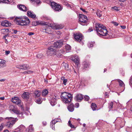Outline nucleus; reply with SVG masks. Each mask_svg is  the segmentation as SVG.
Wrapping results in <instances>:
<instances>
[{
	"label": "nucleus",
	"instance_id": "58",
	"mask_svg": "<svg viewBox=\"0 0 132 132\" xmlns=\"http://www.w3.org/2000/svg\"><path fill=\"white\" fill-rule=\"evenodd\" d=\"M80 9L84 12H87L86 11H85V10L84 9H83L82 8H80Z\"/></svg>",
	"mask_w": 132,
	"mask_h": 132
},
{
	"label": "nucleus",
	"instance_id": "41",
	"mask_svg": "<svg viewBox=\"0 0 132 132\" xmlns=\"http://www.w3.org/2000/svg\"><path fill=\"white\" fill-rule=\"evenodd\" d=\"M68 123L69 125V126L72 128H74V126L72 125V124L71 123V121L70 120H69L68 121Z\"/></svg>",
	"mask_w": 132,
	"mask_h": 132
},
{
	"label": "nucleus",
	"instance_id": "4",
	"mask_svg": "<svg viewBox=\"0 0 132 132\" xmlns=\"http://www.w3.org/2000/svg\"><path fill=\"white\" fill-rule=\"evenodd\" d=\"M8 121L5 124V126L8 128H11L18 120L17 118L12 117H7L5 118Z\"/></svg>",
	"mask_w": 132,
	"mask_h": 132
},
{
	"label": "nucleus",
	"instance_id": "32",
	"mask_svg": "<svg viewBox=\"0 0 132 132\" xmlns=\"http://www.w3.org/2000/svg\"><path fill=\"white\" fill-rule=\"evenodd\" d=\"M42 101V98H38L36 100L35 102L38 104H40Z\"/></svg>",
	"mask_w": 132,
	"mask_h": 132
},
{
	"label": "nucleus",
	"instance_id": "3",
	"mask_svg": "<svg viewBox=\"0 0 132 132\" xmlns=\"http://www.w3.org/2000/svg\"><path fill=\"white\" fill-rule=\"evenodd\" d=\"M61 96L62 101L65 104L70 102L73 97L71 94L66 92L62 93Z\"/></svg>",
	"mask_w": 132,
	"mask_h": 132
},
{
	"label": "nucleus",
	"instance_id": "21",
	"mask_svg": "<svg viewBox=\"0 0 132 132\" xmlns=\"http://www.w3.org/2000/svg\"><path fill=\"white\" fill-rule=\"evenodd\" d=\"M41 94V92L40 91H35L34 92V96L35 98H37L40 96Z\"/></svg>",
	"mask_w": 132,
	"mask_h": 132
},
{
	"label": "nucleus",
	"instance_id": "44",
	"mask_svg": "<svg viewBox=\"0 0 132 132\" xmlns=\"http://www.w3.org/2000/svg\"><path fill=\"white\" fill-rule=\"evenodd\" d=\"M42 31L46 33V29L42 28L41 30Z\"/></svg>",
	"mask_w": 132,
	"mask_h": 132
},
{
	"label": "nucleus",
	"instance_id": "63",
	"mask_svg": "<svg viewBox=\"0 0 132 132\" xmlns=\"http://www.w3.org/2000/svg\"><path fill=\"white\" fill-rule=\"evenodd\" d=\"M3 128V127L2 125L0 126V131Z\"/></svg>",
	"mask_w": 132,
	"mask_h": 132
},
{
	"label": "nucleus",
	"instance_id": "50",
	"mask_svg": "<svg viewBox=\"0 0 132 132\" xmlns=\"http://www.w3.org/2000/svg\"><path fill=\"white\" fill-rule=\"evenodd\" d=\"M112 8L115 10L118 11V8L117 6H115L113 7H112Z\"/></svg>",
	"mask_w": 132,
	"mask_h": 132
},
{
	"label": "nucleus",
	"instance_id": "26",
	"mask_svg": "<svg viewBox=\"0 0 132 132\" xmlns=\"http://www.w3.org/2000/svg\"><path fill=\"white\" fill-rule=\"evenodd\" d=\"M91 108L93 111L97 110L96 105L94 103H92L91 104Z\"/></svg>",
	"mask_w": 132,
	"mask_h": 132
},
{
	"label": "nucleus",
	"instance_id": "9",
	"mask_svg": "<svg viewBox=\"0 0 132 132\" xmlns=\"http://www.w3.org/2000/svg\"><path fill=\"white\" fill-rule=\"evenodd\" d=\"M50 26L53 29H62L64 27V26L61 24H50Z\"/></svg>",
	"mask_w": 132,
	"mask_h": 132
},
{
	"label": "nucleus",
	"instance_id": "49",
	"mask_svg": "<svg viewBox=\"0 0 132 132\" xmlns=\"http://www.w3.org/2000/svg\"><path fill=\"white\" fill-rule=\"evenodd\" d=\"M34 131V129H30L29 128L28 132H33Z\"/></svg>",
	"mask_w": 132,
	"mask_h": 132
},
{
	"label": "nucleus",
	"instance_id": "1",
	"mask_svg": "<svg viewBox=\"0 0 132 132\" xmlns=\"http://www.w3.org/2000/svg\"><path fill=\"white\" fill-rule=\"evenodd\" d=\"M95 25V30L98 36L101 37L107 35L108 31L106 27L102 24L99 23H96Z\"/></svg>",
	"mask_w": 132,
	"mask_h": 132
},
{
	"label": "nucleus",
	"instance_id": "29",
	"mask_svg": "<svg viewBox=\"0 0 132 132\" xmlns=\"http://www.w3.org/2000/svg\"><path fill=\"white\" fill-rule=\"evenodd\" d=\"M117 80L118 82L119 86L121 87H123L125 86V84L124 83L122 80L119 79Z\"/></svg>",
	"mask_w": 132,
	"mask_h": 132
},
{
	"label": "nucleus",
	"instance_id": "15",
	"mask_svg": "<svg viewBox=\"0 0 132 132\" xmlns=\"http://www.w3.org/2000/svg\"><path fill=\"white\" fill-rule=\"evenodd\" d=\"M17 7L21 11L26 12L27 10V9L26 6L22 4H18L17 5Z\"/></svg>",
	"mask_w": 132,
	"mask_h": 132
},
{
	"label": "nucleus",
	"instance_id": "14",
	"mask_svg": "<svg viewBox=\"0 0 132 132\" xmlns=\"http://www.w3.org/2000/svg\"><path fill=\"white\" fill-rule=\"evenodd\" d=\"M10 110H11V109H12V111H13L14 113L17 114H19L21 113V112L17 109L15 108L14 107L13 105L11 106H10Z\"/></svg>",
	"mask_w": 132,
	"mask_h": 132
},
{
	"label": "nucleus",
	"instance_id": "43",
	"mask_svg": "<svg viewBox=\"0 0 132 132\" xmlns=\"http://www.w3.org/2000/svg\"><path fill=\"white\" fill-rule=\"evenodd\" d=\"M112 22V23H113L115 26H117L118 24L116 22L113 21Z\"/></svg>",
	"mask_w": 132,
	"mask_h": 132
},
{
	"label": "nucleus",
	"instance_id": "64",
	"mask_svg": "<svg viewBox=\"0 0 132 132\" xmlns=\"http://www.w3.org/2000/svg\"><path fill=\"white\" fill-rule=\"evenodd\" d=\"M4 97H0V99L1 100H4Z\"/></svg>",
	"mask_w": 132,
	"mask_h": 132
},
{
	"label": "nucleus",
	"instance_id": "31",
	"mask_svg": "<svg viewBox=\"0 0 132 132\" xmlns=\"http://www.w3.org/2000/svg\"><path fill=\"white\" fill-rule=\"evenodd\" d=\"M102 11H101L99 10H97L96 12V14L99 17H100L102 15Z\"/></svg>",
	"mask_w": 132,
	"mask_h": 132
},
{
	"label": "nucleus",
	"instance_id": "54",
	"mask_svg": "<svg viewBox=\"0 0 132 132\" xmlns=\"http://www.w3.org/2000/svg\"><path fill=\"white\" fill-rule=\"evenodd\" d=\"M43 124L44 126H45L47 124V123L46 122H43Z\"/></svg>",
	"mask_w": 132,
	"mask_h": 132
},
{
	"label": "nucleus",
	"instance_id": "23",
	"mask_svg": "<svg viewBox=\"0 0 132 132\" xmlns=\"http://www.w3.org/2000/svg\"><path fill=\"white\" fill-rule=\"evenodd\" d=\"M2 26L5 27L10 26L11 25V23H9V22L7 21H5L1 22Z\"/></svg>",
	"mask_w": 132,
	"mask_h": 132
},
{
	"label": "nucleus",
	"instance_id": "16",
	"mask_svg": "<svg viewBox=\"0 0 132 132\" xmlns=\"http://www.w3.org/2000/svg\"><path fill=\"white\" fill-rule=\"evenodd\" d=\"M27 15L29 17L32 18H35L36 17V15L31 11H28L27 12Z\"/></svg>",
	"mask_w": 132,
	"mask_h": 132
},
{
	"label": "nucleus",
	"instance_id": "6",
	"mask_svg": "<svg viewBox=\"0 0 132 132\" xmlns=\"http://www.w3.org/2000/svg\"><path fill=\"white\" fill-rule=\"evenodd\" d=\"M51 5L52 8L55 11L59 12L61 11L62 9L60 5L54 2H51Z\"/></svg>",
	"mask_w": 132,
	"mask_h": 132
},
{
	"label": "nucleus",
	"instance_id": "48",
	"mask_svg": "<svg viewBox=\"0 0 132 132\" xmlns=\"http://www.w3.org/2000/svg\"><path fill=\"white\" fill-rule=\"evenodd\" d=\"M34 34V32H30L28 33V35H29V36H31L32 35H33Z\"/></svg>",
	"mask_w": 132,
	"mask_h": 132
},
{
	"label": "nucleus",
	"instance_id": "33",
	"mask_svg": "<svg viewBox=\"0 0 132 132\" xmlns=\"http://www.w3.org/2000/svg\"><path fill=\"white\" fill-rule=\"evenodd\" d=\"M63 66L64 67L65 69L66 70H68L69 68V65L67 63H64L63 64Z\"/></svg>",
	"mask_w": 132,
	"mask_h": 132
},
{
	"label": "nucleus",
	"instance_id": "24",
	"mask_svg": "<svg viewBox=\"0 0 132 132\" xmlns=\"http://www.w3.org/2000/svg\"><path fill=\"white\" fill-rule=\"evenodd\" d=\"M25 129V127L23 125L20 126L18 128L17 131H19L20 132H22Z\"/></svg>",
	"mask_w": 132,
	"mask_h": 132
},
{
	"label": "nucleus",
	"instance_id": "37",
	"mask_svg": "<svg viewBox=\"0 0 132 132\" xmlns=\"http://www.w3.org/2000/svg\"><path fill=\"white\" fill-rule=\"evenodd\" d=\"M113 103L112 102H111L109 104V108L110 109H112L113 108Z\"/></svg>",
	"mask_w": 132,
	"mask_h": 132
},
{
	"label": "nucleus",
	"instance_id": "61",
	"mask_svg": "<svg viewBox=\"0 0 132 132\" xmlns=\"http://www.w3.org/2000/svg\"><path fill=\"white\" fill-rule=\"evenodd\" d=\"M8 35H5L3 37V38L5 39H6V37L7 36H8Z\"/></svg>",
	"mask_w": 132,
	"mask_h": 132
},
{
	"label": "nucleus",
	"instance_id": "12",
	"mask_svg": "<svg viewBox=\"0 0 132 132\" xmlns=\"http://www.w3.org/2000/svg\"><path fill=\"white\" fill-rule=\"evenodd\" d=\"M55 50L53 48V47L51 46L48 48L47 54L48 55H52L55 54Z\"/></svg>",
	"mask_w": 132,
	"mask_h": 132
},
{
	"label": "nucleus",
	"instance_id": "25",
	"mask_svg": "<svg viewBox=\"0 0 132 132\" xmlns=\"http://www.w3.org/2000/svg\"><path fill=\"white\" fill-rule=\"evenodd\" d=\"M68 109L70 112H72L74 110V106L73 104H70L68 107Z\"/></svg>",
	"mask_w": 132,
	"mask_h": 132
},
{
	"label": "nucleus",
	"instance_id": "45",
	"mask_svg": "<svg viewBox=\"0 0 132 132\" xmlns=\"http://www.w3.org/2000/svg\"><path fill=\"white\" fill-rule=\"evenodd\" d=\"M10 52L9 51H5V54L6 55L8 54Z\"/></svg>",
	"mask_w": 132,
	"mask_h": 132
},
{
	"label": "nucleus",
	"instance_id": "57",
	"mask_svg": "<svg viewBox=\"0 0 132 132\" xmlns=\"http://www.w3.org/2000/svg\"><path fill=\"white\" fill-rule=\"evenodd\" d=\"M29 128L30 129H34L32 127V125H30L29 127Z\"/></svg>",
	"mask_w": 132,
	"mask_h": 132
},
{
	"label": "nucleus",
	"instance_id": "28",
	"mask_svg": "<svg viewBox=\"0 0 132 132\" xmlns=\"http://www.w3.org/2000/svg\"><path fill=\"white\" fill-rule=\"evenodd\" d=\"M48 90L45 89L42 91V95L43 96H46L48 94Z\"/></svg>",
	"mask_w": 132,
	"mask_h": 132
},
{
	"label": "nucleus",
	"instance_id": "34",
	"mask_svg": "<svg viewBox=\"0 0 132 132\" xmlns=\"http://www.w3.org/2000/svg\"><path fill=\"white\" fill-rule=\"evenodd\" d=\"M1 3L7 4H10V1L9 0H3L2 1L0 0V3Z\"/></svg>",
	"mask_w": 132,
	"mask_h": 132
},
{
	"label": "nucleus",
	"instance_id": "10",
	"mask_svg": "<svg viewBox=\"0 0 132 132\" xmlns=\"http://www.w3.org/2000/svg\"><path fill=\"white\" fill-rule=\"evenodd\" d=\"M75 40L80 42L83 39V36L81 34L77 33L76 34L73 35Z\"/></svg>",
	"mask_w": 132,
	"mask_h": 132
},
{
	"label": "nucleus",
	"instance_id": "13",
	"mask_svg": "<svg viewBox=\"0 0 132 132\" xmlns=\"http://www.w3.org/2000/svg\"><path fill=\"white\" fill-rule=\"evenodd\" d=\"M16 67L19 69L24 70L29 69L30 68V67L27 64L18 65L16 66Z\"/></svg>",
	"mask_w": 132,
	"mask_h": 132
},
{
	"label": "nucleus",
	"instance_id": "20",
	"mask_svg": "<svg viewBox=\"0 0 132 132\" xmlns=\"http://www.w3.org/2000/svg\"><path fill=\"white\" fill-rule=\"evenodd\" d=\"M90 63L86 61H84L82 63L83 67L84 69L89 67L90 65Z\"/></svg>",
	"mask_w": 132,
	"mask_h": 132
},
{
	"label": "nucleus",
	"instance_id": "5",
	"mask_svg": "<svg viewBox=\"0 0 132 132\" xmlns=\"http://www.w3.org/2000/svg\"><path fill=\"white\" fill-rule=\"evenodd\" d=\"M79 23L82 25H85L87 20V17L86 15L82 14H79Z\"/></svg>",
	"mask_w": 132,
	"mask_h": 132
},
{
	"label": "nucleus",
	"instance_id": "27",
	"mask_svg": "<svg viewBox=\"0 0 132 132\" xmlns=\"http://www.w3.org/2000/svg\"><path fill=\"white\" fill-rule=\"evenodd\" d=\"M56 122L55 120H53L51 121L50 123V126L52 129L55 130L54 125L55 123Z\"/></svg>",
	"mask_w": 132,
	"mask_h": 132
},
{
	"label": "nucleus",
	"instance_id": "8",
	"mask_svg": "<svg viewBox=\"0 0 132 132\" xmlns=\"http://www.w3.org/2000/svg\"><path fill=\"white\" fill-rule=\"evenodd\" d=\"M32 24L34 26H36L40 24L42 26L45 25L49 26V25L48 23L41 21H33L32 22Z\"/></svg>",
	"mask_w": 132,
	"mask_h": 132
},
{
	"label": "nucleus",
	"instance_id": "36",
	"mask_svg": "<svg viewBox=\"0 0 132 132\" xmlns=\"http://www.w3.org/2000/svg\"><path fill=\"white\" fill-rule=\"evenodd\" d=\"M94 43V42H90L88 44V45L89 47H92L93 46V44Z\"/></svg>",
	"mask_w": 132,
	"mask_h": 132
},
{
	"label": "nucleus",
	"instance_id": "52",
	"mask_svg": "<svg viewBox=\"0 0 132 132\" xmlns=\"http://www.w3.org/2000/svg\"><path fill=\"white\" fill-rule=\"evenodd\" d=\"M93 31V30L92 27L89 28V29H88V31L89 32H90L91 31Z\"/></svg>",
	"mask_w": 132,
	"mask_h": 132
},
{
	"label": "nucleus",
	"instance_id": "35",
	"mask_svg": "<svg viewBox=\"0 0 132 132\" xmlns=\"http://www.w3.org/2000/svg\"><path fill=\"white\" fill-rule=\"evenodd\" d=\"M71 46L69 45L66 44L65 45V49L66 50L69 51L71 50Z\"/></svg>",
	"mask_w": 132,
	"mask_h": 132
},
{
	"label": "nucleus",
	"instance_id": "62",
	"mask_svg": "<svg viewBox=\"0 0 132 132\" xmlns=\"http://www.w3.org/2000/svg\"><path fill=\"white\" fill-rule=\"evenodd\" d=\"M19 114L21 115V117H22V118H24V117L23 116V114L22 113H21H21Z\"/></svg>",
	"mask_w": 132,
	"mask_h": 132
},
{
	"label": "nucleus",
	"instance_id": "11",
	"mask_svg": "<svg viewBox=\"0 0 132 132\" xmlns=\"http://www.w3.org/2000/svg\"><path fill=\"white\" fill-rule=\"evenodd\" d=\"M63 41L62 40H58L54 43L53 46L56 48H60L62 47L63 44Z\"/></svg>",
	"mask_w": 132,
	"mask_h": 132
},
{
	"label": "nucleus",
	"instance_id": "38",
	"mask_svg": "<svg viewBox=\"0 0 132 132\" xmlns=\"http://www.w3.org/2000/svg\"><path fill=\"white\" fill-rule=\"evenodd\" d=\"M43 57V55L42 53L38 54L37 55V57L39 58H42Z\"/></svg>",
	"mask_w": 132,
	"mask_h": 132
},
{
	"label": "nucleus",
	"instance_id": "22",
	"mask_svg": "<svg viewBox=\"0 0 132 132\" xmlns=\"http://www.w3.org/2000/svg\"><path fill=\"white\" fill-rule=\"evenodd\" d=\"M5 62V60L0 59V68L6 67V64Z\"/></svg>",
	"mask_w": 132,
	"mask_h": 132
},
{
	"label": "nucleus",
	"instance_id": "53",
	"mask_svg": "<svg viewBox=\"0 0 132 132\" xmlns=\"http://www.w3.org/2000/svg\"><path fill=\"white\" fill-rule=\"evenodd\" d=\"M75 106L76 107L78 108L79 106V104L78 103H76L75 104Z\"/></svg>",
	"mask_w": 132,
	"mask_h": 132
},
{
	"label": "nucleus",
	"instance_id": "42",
	"mask_svg": "<svg viewBox=\"0 0 132 132\" xmlns=\"http://www.w3.org/2000/svg\"><path fill=\"white\" fill-rule=\"evenodd\" d=\"M67 81V79H64L63 81V84L64 85H66V82Z\"/></svg>",
	"mask_w": 132,
	"mask_h": 132
},
{
	"label": "nucleus",
	"instance_id": "39",
	"mask_svg": "<svg viewBox=\"0 0 132 132\" xmlns=\"http://www.w3.org/2000/svg\"><path fill=\"white\" fill-rule=\"evenodd\" d=\"M34 2L37 4L39 5L41 3L40 0H35Z\"/></svg>",
	"mask_w": 132,
	"mask_h": 132
},
{
	"label": "nucleus",
	"instance_id": "51",
	"mask_svg": "<svg viewBox=\"0 0 132 132\" xmlns=\"http://www.w3.org/2000/svg\"><path fill=\"white\" fill-rule=\"evenodd\" d=\"M105 97L106 98H108L109 96L108 95V94L107 92H105Z\"/></svg>",
	"mask_w": 132,
	"mask_h": 132
},
{
	"label": "nucleus",
	"instance_id": "7",
	"mask_svg": "<svg viewBox=\"0 0 132 132\" xmlns=\"http://www.w3.org/2000/svg\"><path fill=\"white\" fill-rule=\"evenodd\" d=\"M12 101L13 103L18 105L19 107L22 108V104L21 103V101L18 97H15L12 98Z\"/></svg>",
	"mask_w": 132,
	"mask_h": 132
},
{
	"label": "nucleus",
	"instance_id": "55",
	"mask_svg": "<svg viewBox=\"0 0 132 132\" xmlns=\"http://www.w3.org/2000/svg\"><path fill=\"white\" fill-rule=\"evenodd\" d=\"M129 82L132 85V76L131 77L130 79Z\"/></svg>",
	"mask_w": 132,
	"mask_h": 132
},
{
	"label": "nucleus",
	"instance_id": "60",
	"mask_svg": "<svg viewBox=\"0 0 132 132\" xmlns=\"http://www.w3.org/2000/svg\"><path fill=\"white\" fill-rule=\"evenodd\" d=\"M5 80V79H1L0 80V81H1V82L4 81Z\"/></svg>",
	"mask_w": 132,
	"mask_h": 132
},
{
	"label": "nucleus",
	"instance_id": "19",
	"mask_svg": "<svg viewBox=\"0 0 132 132\" xmlns=\"http://www.w3.org/2000/svg\"><path fill=\"white\" fill-rule=\"evenodd\" d=\"M83 98V96L81 94H77L75 97V99L78 102L80 101Z\"/></svg>",
	"mask_w": 132,
	"mask_h": 132
},
{
	"label": "nucleus",
	"instance_id": "59",
	"mask_svg": "<svg viewBox=\"0 0 132 132\" xmlns=\"http://www.w3.org/2000/svg\"><path fill=\"white\" fill-rule=\"evenodd\" d=\"M65 79V77H62L61 78V80H63H63L64 79Z\"/></svg>",
	"mask_w": 132,
	"mask_h": 132
},
{
	"label": "nucleus",
	"instance_id": "18",
	"mask_svg": "<svg viewBox=\"0 0 132 132\" xmlns=\"http://www.w3.org/2000/svg\"><path fill=\"white\" fill-rule=\"evenodd\" d=\"M56 98H55L53 96H51V99L50 101V102L51 105L54 106L56 104Z\"/></svg>",
	"mask_w": 132,
	"mask_h": 132
},
{
	"label": "nucleus",
	"instance_id": "17",
	"mask_svg": "<svg viewBox=\"0 0 132 132\" xmlns=\"http://www.w3.org/2000/svg\"><path fill=\"white\" fill-rule=\"evenodd\" d=\"M29 93L28 92H24L22 95V98L26 100H28L29 97Z\"/></svg>",
	"mask_w": 132,
	"mask_h": 132
},
{
	"label": "nucleus",
	"instance_id": "2",
	"mask_svg": "<svg viewBox=\"0 0 132 132\" xmlns=\"http://www.w3.org/2000/svg\"><path fill=\"white\" fill-rule=\"evenodd\" d=\"M15 22L21 26H26L29 24L30 21L28 18L27 16L16 17L14 20Z\"/></svg>",
	"mask_w": 132,
	"mask_h": 132
},
{
	"label": "nucleus",
	"instance_id": "47",
	"mask_svg": "<svg viewBox=\"0 0 132 132\" xmlns=\"http://www.w3.org/2000/svg\"><path fill=\"white\" fill-rule=\"evenodd\" d=\"M27 74H29L32 73L33 72V71H27Z\"/></svg>",
	"mask_w": 132,
	"mask_h": 132
},
{
	"label": "nucleus",
	"instance_id": "56",
	"mask_svg": "<svg viewBox=\"0 0 132 132\" xmlns=\"http://www.w3.org/2000/svg\"><path fill=\"white\" fill-rule=\"evenodd\" d=\"M120 27L122 29H125L126 28V27L125 26H121Z\"/></svg>",
	"mask_w": 132,
	"mask_h": 132
},
{
	"label": "nucleus",
	"instance_id": "46",
	"mask_svg": "<svg viewBox=\"0 0 132 132\" xmlns=\"http://www.w3.org/2000/svg\"><path fill=\"white\" fill-rule=\"evenodd\" d=\"M12 30L13 31V32L14 34H16L17 32V30H16L13 29Z\"/></svg>",
	"mask_w": 132,
	"mask_h": 132
},
{
	"label": "nucleus",
	"instance_id": "40",
	"mask_svg": "<svg viewBox=\"0 0 132 132\" xmlns=\"http://www.w3.org/2000/svg\"><path fill=\"white\" fill-rule=\"evenodd\" d=\"M84 97L85 100L86 101H88L89 100V97L87 95L85 96Z\"/></svg>",
	"mask_w": 132,
	"mask_h": 132
},
{
	"label": "nucleus",
	"instance_id": "30",
	"mask_svg": "<svg viewBox=\"0 0 132 132\" xmlns=\"http://www.w3.org/2000/svg\"><path fill=\"white\" fill-rule=\"evenodd\" d=\"M79 59L77 58H75L73 59L72 60V61H73L76 64L78 65L79 63Z\"/></svg>",
	"mask_w": 132,
	"mask_h": 132
}]
</instances>
